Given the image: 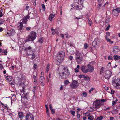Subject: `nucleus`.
Masks as SVG:
<instances>
[{
    "instance_id": "nucleus-1",
    "label": "nucleus",
    "mask_w": 120,
    "mask_h": 120,
    "mask_svg": "<svg viewBox=\"0 0 120 120\" xmlns=\"http://www.w3.org/2000/svg\"><path fill=\"white\" fill-rule=\"evenodd\" d=\"M19 86H21L22 85V88L20 89V92L21 94H22V95H23V98L22 97V101H23L24 102V100H27V98H26V94H27V92H26V90L25 89V86L24 85L23 83H19Z\"/></svg>"
},
{
    "instance_id": "nucleus-2",
    "label": "nucleus",
    "mask_w": 120,
    "mask_h": 120,
    "mask_svg": "<svg viewBox=\"0 0 120 120\" xmlns=\"http://www.w3.org/2000/svg\"><path fill=\"white\" fill-rule=\"evenodd\" d=\"M65 53L64 51H60L57 56L56 59L59 63H61L63 61Z\"/></svg>"
},
{
    "instance_id": "nucleus-3",
    "label": "nucleus",
    "mask_w": 120,
    "mask_h": 120,
    "mask_svg": "<svg viewBox=\"0 0 120 120\" xmlns=\"http://www.w3.org/2000/svg\"><path fill=\"white\" fill-rule=\"evenodd\" d=\"M36 37V33L34 31L31 32L29 34L28 37L26 38V41H33L35 39Z\"/></svg>"
},
{
    "instance_id": "nucleus-4",
    "label": "nucleus",
    "mask_w": 120,
    "mask_h": 120,
    "mask_svg": "<svg viewBox=\"0 0 120 120\" xmlns=\"http://www.w3.org/2000/svg\"><path fill=\"white\" fill-rule=\"evenodd\" d=\"M70 74V73L68 72L65 73L64 71L62 72L61 73H59V78L63 79H65L67 78Z\"/></svg>"
},
{
    "instance_id": "nucleus-5",
    "label": "nucleus",
    "mask_w": 120,
    "mask_h": 120,
    "mask_svg": "<svg viewBox=\"0 0 120 120\" xmlns=\"http://www.w3.org/2000/svg\"><path fill=\"white\" fill-rule=\"evenodd\" d=\"M112 84L117 89H120V82L117 80H112Z\"/></svg>"
},
{
    "instance_id": "nucleus-6",
    "label": "nucleus",
    "mask_w": 120,
    "mask_h": 120,
    "mask_svg": "<svg viewBox=\"0 0 120 120\" xmlns=\"http://www.w3.org/2000/svg\"><path fill=\"white\" fill-rule=\"evenodd\" d=\"M112 84L117 89H120V82L117 80H112Z\"/></svg>"
},
{
    "instance_id": "nucleus-7",
    "label": "nucleus",
    "mask_w": 120,
    "mask_h": 120,
    "mask_svg": "<svg viewBox=\"0 0 120 120\" xmlns=\"http://www.w3.org/2000/svg\"><path fill=\"white\" fill-rule=\"evenodd\" d=\"M79 85L78 82L74 80L70 85V87L73 89H75Z\"/></svg>"
},
{
    "instance_id": "nucleus-8",
    "label": "nucleus",
    "mask_w": 120,
    "mask_h": 120,
    "mask_svg": "<svg viewBox=\"0 0 120 120\" xmlns=\"http://www.w3.org/2000/svg\"><path fill=\"white\" fill-rule=\"evenodd\" d=\"M120 12V8H117L116 9H114L112 11L113 14L116 16H117L119 13Z\"/></svg>"
},
{
    "instance_id": "nucleus-9",
    "label": "nucleus",
    "mask_w": 120,
    "mask_h": 120,
    "mask_svg": "<svg viewBox=\"0 0 120 120\" xmlns=\"http://www.w3.org/2000/svg\"><path fill=\"white\" fill-rule=\"evenodd\" d=\"M26 120H34L33 115L30 113H28L26 116Z\"/></svg>"
},
{
    "instance_id": "nucleus-10",
    "label": "nucleus",
    "mask_w": 120,
    "mask_h": 120,
    "mask_svg": "<svg viewBox=\"0 0 120 120\" xmlns=\"http://www.w3.org/2000/svg\"><path fill=\"white\" fill-rule=\"evenodd\" d=\"M82 71L83 73H86L89 72V69L87 67V66H83L81 68Z\"/></svg>"
},
{
    "instance_id": "nucleus-11",
    "label": "nucleus",
    "mask_w": 120,
    "mask_h": 120,
    "mask_svg": "<svg viewBox=\"0 0 120 120\" xmlns=\"http://www.w3.org/2000/svg\"><path fill=\"white\" fill-rule=\"evenodd\" d=\"M100 101L96 100L94 102L95 104V107L96 109H98L103 104L102 103H101L100 102Z\"/></svg>"
},
{
    "instance_id": "nucleus-12",
    "label": "nucleus",
    "mask_w": 120,
    "mask_h": 120,
    "mask_svg": "<svg viewBox=\"0 0 120 120\" xmlns=\"http://www.w3.org/2000/svg\"><path fill=\"white\" fill-rule=\"evenodd\" d=\"M23 21L22 19L21 20L20 22H19L18 24V29L19 30H22L23 27Z\"/></svg>"
},
{
    "instance_id": "nucleus-13",
    "label": "nucleus",
    "mask_w": 120,
    "mask_h": 120,
    "mask_svg": "<svg viewBox=\"0 0 120 120\" xmlns=\"http://www.w3.org/2000/svg\"><path fill=\"white\" fill-rule=\"evenodd\" d=\"M112 75V74L111 71H109L105 73V79L108 80L110 78Z\"/></svg>"
},
{
    "instance_id": "nucleus-14",
    "label": "nucleus",
    "mask_w": 120,
    "mask_h": 120,
    "mask_svg": "<svg viewBox=\"0 0 120 120\" xmlns=\"http://www.w3.org/2000/svg\"><path fill=\"white\" fill-rule=\"evenodd\" d=\"M99 43V39L98 38H96L92 42V45L93 46L97 45Z\"/></svg>"
},
{
    "instance_id": "nucleus-15",
    "label": "nucleus",
    "mask_w": 120,
    "mask_h": 120,
    "mask_svg": "<svg viewBox=\"0 0 120 120\" xmlns=\"http://www.w3.org/2000/svg\"><path fill=\"white\" fill-rule=\"evenodd\" d=\"M61 67L62 69L63 72L64 71L65 73H70L69 71L68 68V67L67 66H62Z\"/></svg>"
},
{
    "instance_id": "nucleus-16",
    "label": "nucleus",
    "mask_w": 120,
    "mask_h": 120,
    "mask_svg": "<svg viewBox=\"0 0 120 120\" xmlns=\"http://www.w3.org/2000/svg\"><path fill=\"white\" fill-rule=\"evenodd\" d=\"M33 84L34 86L33 87V93L34 94L36 91V89L37 85V81H33Z\"/></svg>"
},
{
    "instance_id": "nucleus-17",
    "label": "nucleus",
    "mask_w": 120,
    "mask_h": 120,
    "mask_svg": "<svg viewBox=\"0 0 120 120\" xmlns=\"http://www.w3.org/2000/svg\"><path fill=\"white\" fill-rule=\"evenodd\" d=\"M87 66L88 68L89 69V72L91 73L94 70V68L93 66L90 65V64H87Z\"/></svg>"
},
{
    "instance_id": "nucleus-18",
    "label": "nucleus",
    "mask_w": 120,
    "mask_h": 120,
    "mask_svg": "<svg viewBox=\"0 0 120 120\" xmlns=\"http://www.w3.org/2000/svg\"><path fill=\"white\" fill-rule=\"evenodd\" d=\"M39 80L42 85H45V80L43 77L41 76L40 78L39 79Z\"/></svg>"
},
{
    "instance_id": "nucleus-19",
    "label": "nucleus",
    "mask_w": 120,
    "mask_h": 120,
    "mask_svg": "<svg viewBox=\"0 0 120 120\" xmlns=\"http://www.w3.org/2000/svg\"><path fill=\"white\" fill-rule=\"evenodd\" d=\"M119 49L118 46H115L113 47V53L115 54L117 53L119 51Z\"/></svg>"
},
{
    "instance_id": "nucleus-20",
    "label": "nucleus",
    "mask_w": 120,
    "mask_h": 120,
    "mask_svg": "<svg viewBox=\"0 0 120 120\" xmlns=\"http://www.w3.org/2000/svg\"><path fill=\"white\" fill-rule=\"evenodd\" d=\"M76 60L78 64H80L82 61V57H76Z\"/></svg>"
},
{
    "instance_id": "nucleus-21",
    "label": "nucleus",
    "mask_w": 120,
    "mask_h": 120,
    "mask_svg": "<svg viewBox=\"0 0 120 120\" xmlns=\"http://www.w3.org/2000/svg\"><path fill=\"white\" fill-rule=\"evenodd\" d=\"M6 79L9 81V83L11 85L12 84L13 80L11 76H9Z\"/></svg>"
},
{
    "instance_id": "nucleus-22",
    "label": "nucleus",
    "mask_w": 120,
    "mask_h": 120,
    "mask_svg": "<svg viewBox=\"0 0 120 120\" xmlns=\"http://www.w3.org/2000/svg\"><path fill=\"white\" fill-rule=\"evenodd\" d=\"M29 15L28 14L24 18H23L22 20L23 21V23L24 24H26L27 22V20L28 19H30V17H29Z\"/></svg>"
},
{
    "instance_id": "nucleus-23",
    "label": "nucleus",
    "mask_w": 120,
    "mask_h": 120,
    "mask_svg": "<svg viewBox=\"0 0 120 120\" xmlns=\"http://www.w3.org/2000/svg\"><path fill=\"white\" fill-rule=\"evenodd\" d=\"M18 116L20 119L23 118V117L24 116V115L23 112H20L19 111L18 112Z\"/></svg>"
},
{
    "instance_id": "nucleus-24",
    "label": "nucleus",
    "mask_w": 120,
    "mask_h": 120,
    "mask_svg": "<svg viewBox=\"0 0 120 120\" xmlns=\"http://www.w3.org/2000/svg\"><path fill=\"white\" fill-rule=\"evenodd\" d=\"M83 79L86 81L87 82H89L90 79V78L87 75L84 76Z\"/></svg>"
},
{
    "instance_id": "nucleus-25",
    "label": "nucleus",
    "mask_w": 120,
    "mask_h": 120,
    "mask_svg": "<svg viewBox=\"0 0 120 120\" xmlns=\"http://www.w3.org/2000/svg\"><path fill=\"white\" fill-rule=\"evenodd\" d=\"M76 9L77 10H80L82 9L83 7V5L82 4H81L79 6L77 5L76 6Z\"/></svg>"
},
{
    "instance_id": "nucleus-26",
    "label": "nucleus",
    "mask_w": 120,
    "mask_h": 120,
    "mask_svg": "<svg viewBox=\"0 0 120 120\" xmlns=\"http://www.w3.org/2000/svg\"><path fill=\"white\" fill-rule=\"evenodd\" d=\"M4 14L2 13V10H0V17L3 16ZM4 22L3 21H1L0 20V25L3 24Z\"/></svg>"
},
{
    "instance_id": "nucleus-27",
    "label": "nucleus",
    "mask_w": 120,
    "mask_h": 120,
    "mask_svg": "<svg viewBox=\"0 0 120 120\" xmlns=\"http://www.w3.org/2000/svg\"><path fill=\"white\" fill-rule=\"evenodd\" d=\"M75 54L76 55V57H82L81 53H80L79 51H77Z\"/></svg>"
},
{
    "instance_id": "nucleus-28",
    "label": "nucleus",
    "mask_w": 120,
    "mask_h": 120,
    "mask_svg": "<svg viewBox=\"0 0 120 120\" xmlns=\"http://www.w3.org/2000/svg\"><path fill=\"white\" fill-rule=\"evenodd\" d=\"M55 15H53L52 14H50L49 16L48 19L51 21L54 18Z\"/></svg>"
},
{
    "instance_id": "nucleus-29",
    "label": "nucleus",
    "mask_w": 120,
    "mask_h": 120,
    "mask_svg": "<svg viewBox=\"0 0 120 120\" xmlns=\"http://www.w3.org/2000/svg\"><path fill=\"white\" fill-rule=\"evenodd\" d=\"M1 104L2 105V106L3 108H4V109L8 110L9 109L7 105V104L4 105L2 102H1Z\"/></svg>"
},
{
    "instance_id": "nucleus-30",
    "label": "nucleus",
    "mask_w": 120,
    "mask_h": 120,
    "mask_svg": "<svg viewBox=\"0 0 120 120\" xmlns=\"http://www.w3.org/2000/svg\"><path fill=\"white\" fill-rule=\"evenodd\" d=\"M15 33V31L13 29H11L10 30V34L11 35H13Z\"/></svg>"
},
{
    "instance_id": "nucleus-31",
    "label": "nucleus",
    "mask_w": 120,
    "mask_h": 120,
    "mask_svg": "<svg viewBox=\"0 0 120 120\" xmlns=\"http://www.w3.org/2000/svg\"><path fill=\"white\" fill-rule=\"evenodd\" d=\"M88 22L90 26H91L92 25L93 23L92 20L90 19H88Z\"/></svg>"
},
{
    "instance_id": "nucleus-32",
    "label": "nucleus",
    "mask_w": 120,
    "mask_h": 120,
    "mask_svg": "<svg viewBox=\"0 0 120 120\" xmlns=\"http://www.w3.org/2000/svg\"><path fill=\"white\" fill-rule=\"evenodd\" d=\"M113 57L115 60H116L117 59H120V56L117 55H115L113 56Z\"/></svg>"
},
{
    "instance_id": "nucleus-33",
    "label": "nucleus",
    "mask_w": 120,
    "mask_h": 120,
    "mask_svg": "<svg viewBox=\"0 0 120 120\" xmlns=\"http://www.w3.org/2000/svg\"><path fill=\"white\" fill-rule=\"evenodd\" d=\"M28 15H29V17H30V19H31L33 18L34 17V15L32 13H29Z\"/></svg>"
},
{
    "instance_id": "nucleus-34",
    "label": "nucleus",
    "mask_w": 120,
    "mask_h": 120,
    "mask_svg": "<svg viewBox=\"0 0 120 120\" xmlns=\"http://www.w3.org/2000/svg\"><path fill=\"white\" fill-rule=\"evenodd\" d=\"M94 117L92 115H90L89 116L88 119L90 120H93Z\"/></svg>"
},
{
    "instance_id": "nucleus-35",
    "label": "nucleus",
    "mask_w": 120,
    "mask_h": 120,
    "mask_svg": "<svg viewBox=\"0 0 120 120\" xmlns=\"http://www.w3.org/2000/svg\"><path fill=\"white\" fill-rule=\"evenodd\" d=\"M103 116L98 117L95 120H101L103 119Z\"/></svg>"
},
{
    "instance_id": "nucleus-36",
    "label": "nucleus",
    "mask_w": 120,
    "mask_h": 120,
    "mask_svg": "<svg viewBox=\"0 0 120 120\" xmlns=\"http://www.w3.org/2000/svg\"><path fill=\"white\" fill-rule=\"evenodd\" d=\"M83 96L84 97H86L87 96V93L86 92H84L82 93Z\"/></svg>"
},
{
    "instance_id": "nucleus-37",
    "label": "nucleus",
    "mask_w": 120,
    "mask_h": 120,
    "mask_svg": "<svg viewBox=\"0 0 120 120\" xmlns=\"http://www.w3.org/2000/svg\"><path fill=\"white\" fill-rule=\"evenodd\" d=\"M90 113L88 112H86V113L84 114V115L85 116H89L90 115Z\"/></svg>"
},
{
    "instance_id": "nucleus-38",
    "label": "nucleus",
    "mask_w": 120,
    "mask_h": 120,
    "mask_svg": "<svg viewBox=\"0 0 120 120\" xmlns=\"http://www.w3.org/2000/svg\"><path fill=\"white\" fill-rule=\"evenodd\" d=\"M2 62L0 60V68L1 69H3L4 67L2 65Z\"/></svg>"
},
{
    "instance_id": "nucleus-39",
    "label": "nucleus",
    "mask_w": 120,
    "mask_h": 120,
    "mask_svg": "<svg viewBox=\"0 0 120 120\" xmlns=\"http://www.w3.org/2000/svg\"><path fill=\"white\" fill-rule=\"evenodd\" d=\"M70 112L73 116H75V111L73 110H71L70 111Z\"/></svg>"
},
{
    "instance_id": "nucleus-40",
    "label": "nucleus",
    "mask_w": 120,
    "mask_h": 120,
    "mask_svg": "<svg viewBox=\"0 0 120 120\" xmlns=\"http://www.w3.org/2000/svg\"><path fill=\"white\" fill-rule=\"evenodd\" d=\"M49 64H48L47 66L46 67V71H47V72L49 71Z\"/></svg>"
},
{
    "instance_id": "nucleus-41",
    "label": "nucleus",
    "mask_w": 120,
    "mask_h": 120,
    "mask_svg": "<svg viewBox=\"0 0 120 120\" xmlns=\"http://www.w3.org/2000/svg\"><path fill=\"white\" fill-rule=\"evenodd\" d=\"M50 110H51V112L52 114H54L55 111L54 109H50Z\"/></svg>"
},
{
    "instance_id": "nucleus-42",
    "label": "nucleus",
    "mask_w": 120,
    "mask_h": 120,
    "mask_svg": "<svg viewBox=\"0 0 120 120\" xmlns=\"http://www.w3.org/2000/svg\"><path fill=\"white\" fill-rule=\"evenodd\" d=\"M95 61H92L90 62L88 64H90V65H94L95 64Z\"/></svg>"
},
{
    "instance_id": "nucleus-43",
    "label": "nucleus",
    "mask_w": 120,
    "mask_h": 120,
    "mask_svg": "<svg viewBox=\"0 0 120 120\" xmlns=\"http://www.w3.org/2000/svg\"><path fill=\"white\" fill-rule=\"evenodd\" d=\"M32 56V57H31L32 60H33L35 57V56L34 54L33 53L31 55Z\"/></svg>"
},
{
    "instance_id": "nucleus-44",
    "label": "nucleus",
    "mask_w": 120,
    "mask_h": 120,
    "mask_svg": "<svg viewBox=\"0 0 120 120\" xmlns=\"http://www.w3.org/2000/svg\"><path fill=\"white\" fill-rule=\"evenodd\" d=\"M98 101H101V102H100L101 103H102L103 104V103L102 102H106V100L104 99H102L101 100H98Z\"/></svg>"
},
{
    "instance_id": "nucleus-45",
    "label": "nucleus",
    "mask_w": 120,
    "mask_h": 120,
    "mask_svg": "<svg viewBox=\"0 0 120 120\" xmlns=\"http://www.w3.org/2000/svg\"><path fill=\"white\" fill-rule=\"evenodd\" d=\"M33 78L34 79L33 81H37L36 78L35 76L33 75Z\"/></svg>"
},
{
    "instance_id": "nucleus-46",
    "label": "nucleus",
    "mask_w": 120,
    "mask_h": 120,
    "mask_svg": "<svg viewBox=\"0 0 120 120\" xmlns=\"http://www.w3.org/2000/svg\"><path fill=\"white\" fill-rule=\"evenodd\" d=\"M88 45L87 43H86L84 44V47L85 49H86L88 47Z\"/></svg>"
},
{
    "instance_id": "nucleus-47",
    "label": "nucleus",
    "mask_w": 120,
    "mask_h": 120,
    "mask_svg": "<svg viewBox=\"0 0 120 120\" xmlns=\"http://www.w3.org/2000/svg\"><path fill=\"white\" fill-rule=\"evenodd\" d=\"M38 42L40 43H42L43 42V40L42 38H40L38 40Z\"/></svg>"
},
{
    "instance_id": "nucleus-48",
    "label": "nucleus",
    "mask_w": 120,
    "mask_h": 120,
    "mask_svg": "<svg viewBox=\"0 0 120 120\" xmlns=\"http://www.w3.org/2000/svg\"><path fill=\"white\" fill-rule=\"evenodd\" d=\"M108 59L109 60H112L113 59V58L111 56H109L108 57Z\"/></svg>"
},
{
    "instance_id": "nucleus-49",
    "label": "nucleus",
    "mask_w": 120,
    "mask_h": 120,
    "mask_svg": "<svg viewBox=\"0 0 120 120\" xmlns=\"http://www.w3.org/2000/svg\"><path fill=\"white\" fill-rule=\"evenodd\" d=\"M118 100L117 99H116V100L114 101H112V104L113 105H114L117 102V101Z\"/></svg>"
},
{
    "instance_id": "nucleus-50",
    "label": "nucleus",
    "mask_w": 120,
    "mask_h": 120,
    "mask_svg": "<svg viewBox=\"0 0 120 120\" xmlns=\"http://www.w3.org/2000/svg\"><path fill=\"white\" fill-rule=\"evenodd\" d=\"M9 76L8 74H6V75H4V77L6 79Z\"/></svg>"
},
{
    "instance_id": "nucleus-51",
    "label": "nucleus",
    "mask_w": 120,
    "mask_h": 120,
    "mask_svg": "<svg viewBox=\"0 0 120 120\" xmlns=\"http://www.w3.org/2000/svg\"><path fill=\"white\" fill-rule=\"evenodd\" d=\"M99 3H101L102 4L104 3V0H98Z\"/></svg>"
},
{
    "instance_id": "nucleus-52",
    "label": "nucleus",
    "mask_w": 120,
    "mask_h": 120,
    "mask_svg": "<svg viewBox=\"0 0 120 120\" xmlns=\"http://www.w3.org/2000/svg\"><path fill=\"white\" fill-rule=\"evenodd\" d=\"M110 25H108V26L105 29V30L106 31H107L109 29L110 27Z\"/></svg>"
},
{
    "instance_id": "nucleus-53",
    "label": "nucleus",
    "mask_w": 120,
    "mask_h": 120,
    "mask_svg": "<svg viewBox=\"0 0 120 120\" xmlns=\"http://www.w3.org/2000/svg\"><path fill=\"white\" fill-rule=\"evenodd\" d=\"M69 81L68 80H66L64 82V84H67L69 83Z\"/></svg>"
},
{
    "instance_id": "nucleus-54",
    "label": "nucleus",
    "mask_w": 120,
    "mask_h": 120,
    "mask_svg": "<svg viewBox=\"0 0 120 120\" xmlns=\"http://www.w3.org/2000/svg\"><path fill=\"white\" fill-rule=\"evenodd\" d=\"M82 0H78V4H82Z\"/></svg>"
},
{
    "instance_id": "nucleus-55",
    "label": "nucleus",
    "mask_w": 120,
    "mask_h": 120,
    "mask_svg": "<svg viewBox=\"0 0 120 120\" xmlns=\"http://www.w3.org/2000/svg\"><path fill=\"white\" fill-rule=\"evenodd\" d=\"M107 41L108 42H110V43L111 44H112L113 43V41H111V40L110 39H108L107 40Z\"/></svg>"
},
{
    "instance_id": "nucleus-56",
    "label": "nucleus",
    "mask_w": 120,
    "mask_h": 120,
    "mask_svg": "<svg viewBox=\"0 0 120 120\" xmlns=\"http://www.w3.org/2000/svg\"><path fill=\"white\" fill-rule=\"evenodd\" d=\"M31 28L30 27H26V30L27 31H29L30 30V29H31Z\"/></svg>"
},
{
    "instance_id": "nucleus-57",
    "label": "nucleus",
    "mask_w": 120,
    "mask_h": 120,
    "mask_svg": "<svg viewBox=\"0 0 120 120\" xmlns=\"http://www.w3.org/2000/svg\"><path fill=\"white\" fill-rule=\"evenodd\" d=\"M115 92V91L114 90H111V91L110 92L111 94H114Z\"/></svg>"
},
{
    "instance_id": "nucleus-58",
    "label": "nucleus",
    "mask_w": 120,
    "mask_h": 120,
    "mask_svg": "<svg viewBox=\"0 0 120 120\" xmlns=\"http://www.w3.org/2000/svg\"><path fill=\"white\" fill-rule=\"evenodd\" d=\"M94 88H92L91 89H90V90L89 91V92L90 93H91V92L94 89Z\"/></svg>"
},
{
    "instance_id": "nucleus-59",
    "label": "nucleus",
    "mask_w": 120,
    "mask_h": 120,
    "mask_svg": "<svg viewBox=\"0 0 120 120\" xmlns=\"http://www.w3.org/2000/svg\"><path fill=\"white\" fill-rule=\"evenodd\" d=\"M41 6L42 8H43L44 10H45V7L44 5L43 4H42Z\"/></svg>"
},
{
    "instance_id": "nucleus-60",
    "label": "nucleus",
    "mask_w": 120,
    "mask_h": 120,
    "mask_svg": "<svg viewBox=\"0 0 120 120\" xmlns=\"http://www.w3.org/2000/svg\"><path fill=\"white\" fill-rule=\"evenodd\" d=\"M103 70H104V68L102 67L101 68V71L100 72V73L101 72H103Z\"/></svg>"
},
{
    "instance_id": "nucleus-61",
    "label": "nucleus",
    "mask_w": 120,
    "mask_h": 120,
    "mask_svg": "<svg viewBox=\"0 0 120 120\" xmlns=\"http://www.w3.org/2000/svg\"><path fill=\"white\" fill-rule=\"evenodd\" d=\"M85 76V75H79V77L80 78H82L83 77L84 78V76Z\"/></svg>"
},
{
    "instance_id": "nucleus-62",
    "label": "nucleus",
    "mask_w": 120,
    "mask_h": 120,
    "mask_svg": "<svg viewBox=\"0 0 120 120\" xmlns=\"http://www.w3.org/2000/svg\"><path fill=\"white\" fill-rule=\"evenodd\" d=\"M29 7L28 6H26V7L25 9L27 10H28V9H29Z\"/></svg>"
},
{
    "instance_id": "nucleus-63",
    "label": "nucleus",
    "mask_w": 120,
    "mask_h": 120,
    "mask_svg": "<svg viewBox=\"0 0 120 120\" xmlns=\"http://www.w3.org/2000/svg\"><path fill=\"white\" fill-rule=\"evenodd\" d=\"M36 67H37V65L35 64H34V67L33 68L35 70L36 69Z\"/></svg>"
},
{
    "instance_id": "nucleus-64",
    "label": "nucleus",
    "mask_w": 120,
    "mask_h": 120,
    "mask_svg": "<svg viewBox=\"0 0 120 120\" xmlns=\"http://www.w3.org/2000/svg\"><path fill=\"white\" fill-rule=\"evenodd\" d=\"M110 107H109L107 108H106V109H105L104 110H105V111H106L109 110H110Z\"/></svg>"
}]
</instances>
